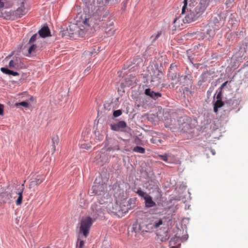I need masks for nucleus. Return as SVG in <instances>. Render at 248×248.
I'll use <instances>...</instances> for the list:
<instances>
[{"label": "nucleus", "instance_id": "obj_27", "mask_svg": "<svg viewBox=\"0 0 248 248\" xmlns=\"http://www.w3.org/2000/svg\"><path fill=\"white\" fill-rule=\"evenodd\" d=\"M133 151L137 153L144 154L145 152V149L140 146H136L133 149Z\"/></svg>", "mask_w": 248, "mask_h": 248}, {"label": "nucleus", "instance_id": "obj_48", "mask_svg": "<svg viewBox=\"0 0 248 248\" xmlns=\"http://www.w3.org/2000/svg\"><path fill=\"white\" fill-rule=\"evenodd\" d=\"M108 2H109L110 1H111V0H106Z\"/></svg>", "mask_w": 248, "mask_h": 248}, {"label": "nucleus", "instance_id": "obj_6", "mask_svg": "<svg viewBox=\"0 0 248 248\" xmlns=\"http://www.w3.org/2000/svg\"><path fill=\"white\" fill-rule=\"evenodd\" d=\"M24 190V184L19 186L18 188L15 187L13 188L10 191V195L12 197V202L13 200L17 198L16 200V205H20L22 203L23 200V192Z\"/></svg>", "mask_w": 248, "mask_h": 248}, {"label": "nucleus", "instance_id": "obj_31", "mask_svg": "<svg viewBox=\"0 0 248 248\" xmlns=\"http://www.w3.org/2000/svg\"><path fill=\"white\" fill-rule=\"evenodd\" d=\"M122 111L120 109L115 110L113 112V115L114 117H117L120 116L122 114Z\"/></svg>", "mask_w": 248, "mask_h": 248}, {"label": "nucleus", "instance_id": "obj_33", "mask_svg": "<svg viewBox=\"0 0 248 248\" xmlns=\"http://www.w3.org/2000/svg\"><path fill=\"white\" fill-rule=\"evenodd\" d=\"M221 96H222V91L219 90L217 95V100H221Z\"/></svg>", "mask_w": 248, "mask_h": 248}, {"label": "nucleus", "instance_id": "obj_22", "mask_svg": "<svg viewBox=\"0 0 248 248\" xmlns=\"http://www.w3.org/2000/svg\"><path fill=\"white\" fill-rule=\"evenodd\" d=\"M145 206L147 208H151L156 206L155 202L153 201L152 198L149 195L145 200Z\"/></svg>", "mask_w": 248, "mask_h": 248}, {"label": "nucleus", "instance_id": "obj_44", "mask_svg": "<svg viewBox=\"0 0 248 248\" xmlns=\"http://www.w3.org/2000/svg\"><path fill=\"white\" fill-rule=\"evenodd\" d=\"M173 242V240H172V239H171V240H170V244H171Z\"/></svg>", "mask_w": 248, "mask_h": 248}, {"label": "nucleus", "instance_id": "obj_45", "mask_svg": "<svg viewBox=\"0 0 248 248\" xmlns=\"http://www.w3.org/2000/svg\"><path fill=\"white\" fill-rule=\"evenodd\" d=\"M187 78V76H184V79H186V78Z\"/></svg>", "mask_w": 248, "mask_h": 248}, {"label": "nucleus", "instance_id": "obj_42", "mask_svg": "<svg viewBox=\"0 0 248 248\" xmlns=\"http://www.w3.org/2000/svg\"><path fill=\"white\" fill-rule=\"evenodd\" d=\"M161 34V31L158 32L157 34H156L155 39H157Z\"/></svg>", "mask_w": 248, "mask_h": 248}, {"label": "nucleus", "instance_id": "obj_9", "mask_svg": "<svg viewBox=\"0 0 248 248\" xmlns=\"http://www.w3.org/2000/svg\"><path fill=\"white\" fill-rule=\"evenodd\" d=\"M21 59L18 57H14L9 61L8 67L11 69H19L22 67Z\"/></svg>", "mask_w": 248, "mask_h": 248}, {"label": "nucleus", "instance_id": "obj_23", "mask_svg": "<svg viewBox=\"0 0 248 248\" xmlns=\"http://www.w3.org/2000/svg\"><path fill=\"white\" fill-rule=\"evenodd\" d=\"M0 71L8 75H12L13 76H17L19 74L18 72L12 71L11 70L9 69L8 68L6 67H1L0 68Z\"/></svg>", "mask_w": 248, "mask_h": 248}, {"label": "nucleus", "instance_id": "obj_24", "mask_svg": "<svg viewBox=\"0 0 248 248\" xmlns=\"http://www.w3.org/2000/svg\"><path fill=\"white\" fill-rule=\"evenodd\" d=\"M224 105V103L221 100H217L214 105V111L217 112L218 108H221Z\"/></svg>", "mask_w": 248, "mask_h": 248}, {"label": "nucleus", "instance_id": "obj_1", "mask_svg": "<svg viewBox=\"0 0 248 248\" xmlns=\"http://www.w3.org/2000/svg\"><path fill=\"white\" fill-rule=\"evenodd\" d=\"M102 12L101 11H97L93 15L89 17L85 18L83 21V25L79 27L77 24L72 23H66L64 28H63V36L74 37L77 32L80 31L83 32L87 31L93 24L97 23V21L103 20L104 16L102 17Z\"/></svg>", "mask_w": 248, "mask_h": 248}, {"label": "nucleus", "instance_id": "obj_5", "mask_svg": "<svg viewBox=\"0 0 248 248\" xmlns=\"http://www.w3.org/2000/svg\"><path fill=\"white\" fill-rule=\"evenodd\" d=\"M93 221V219L89 217L82 218L80 221L79 234L83 235L84 238H86L89 234V231Z\"/></svg>", "mask_w": 248, "mask_h": 248}, {"label": "nucleus", "instance_id": "obj_29", "mask_svg": "<svg viewBox=\"0 0 248 248\" xmlns=\"http://www.w3.org/2000/svg\"><path fill=\"white\" fill-rule=\"evenodd\" d=\"M40 37L39 36V35H38L37 34H34V35H33L31 38H30V40H29V44H31L33 42H35V41L37 39V38H39Z\"/></svg>", "mask_w": 248, "mask_h": 248}, {"label": "nucleus", "instance_id": "obj_14", "mask_svg": "<svg viewBox=\"0 0 248 248\" xmlns=\"http://www.w3.org/2000/svg\"><path fill=\"white\" fill-rule=\"evenodd\" d=\"M122 207L117 203L112 204L111 207H110L109 210L115 215L120 216L122 214L125 213L128 211L121 209Z\"/></svg>", "mask_w": 248, "mask_h": 248}, {"label": "nucleus", "instance_id": "obj_41", "mask_svg": "<svg viewBox=\"0 0 248 248\" xmlns=\"http://www.w3.org/2000/svg\"><path fill=\"white\" fill-rule=\"evenodd\" d=\"M235 0H227L226 1V4H229L232 3V2H233Z\"/></svg>", "mask_w": 248, "mask_h": 248}, {"label": "nucleus", "instance_id": "obj_34", "mask_svg": "<svg viewBox=\"0 0 248 248\" xmlns=\"http://www.w3.org/2000/svg\"><path fill=\"white\" fill-rule=\"evenodd\" d=\"M3 111H4V106L2 104H0V115H3Z\"/></svg>", "mask_w": 248, "mask_h": 248}, {"label": "nucleus", "instance_id": "obj_37", "mask_svg": "<svg viewBox=\"0 0 248 248\" xmlns=\"http://www.w3.org/2000/svg\"><path fill=\"white\" fill-rule=\"evenodd\" d=\"M184 92L188 93L189 92L190 93H192L189 90V89L187 87H185L184 89Z\"/></svg>", "mask_w": 248, "mask_h": 248}, {"label": "nucleus", "instance_id": "obj_28", "mask_svg": "<svg viewBox=\"0 0 248 248\" xmlns=\"http://www.w3.org/2000/svg\"><path fill=\"white\" fill-rule=\"evenodd\" d=\"M37 46L36 45H31L28 48V55H31L32 53L35 52Z\"/></svg>", "mask_w": 248, "mask_h": 248}, {"label": "nucleus", "instance_id": "obj_19", "mask_svg": "<svg viewBox=\"0 0 248 248\" xmlns=\"http://www.w3.org/2000/svg\"><path fill=\"white\" fill-rule=\"evenodd\" d=\"M217 24H215V26L212 25V21L210 22V26L212 27L213 29H208L206 31V35H208L209 37L212 38L215 35V31L219 29V23L217 22Z\"/></svg>", "mask_w": 248, "mask_h": 248}, {"label": "nucleus", "instance_id": "obj_32", "mask_svg": "<svg viewBox=\"0 0 248 248\" xmlns=\"http://www.w3.org/2000/svg\"><path fill=\"white\" fill-rule=\"evenodd\" d=\"M52 140L54 144H58V143L59 142V138L58 136H56L55 137H53Z\"/></svg>", "mask_w": 248, "mask_h": 248}, {"label": "nucleus", "instance_id": "obj_13", "mask_svg": "<svg viewBox=\"0 0 248 248\" xmlns=\"http://www.w3.org/2000/svg\"><path fill=\"white\" fill-rule=\"evenodd\" d=\"M105 188L106 186L103 184H94L92 188L93 190L92 193L95 195H101L104 193Z\"/></svg>", "mask_w": 248, "mask_h": 248}, {"label": "nucleus", "instance_id": "obj_3", "mask_svg": "<svg viewBox=\"0 0 248 248\" xmlns=\"http://www.w3.org/2000/svg\"><path fill=\"white\" fill-rule=\"evenodd\" d=\"M162 219H157L154 217L146 218L139 223V229L141 232H152L154 229L157 228L162 224Z\"/></svg>", "mask_w": 248, "mask_h": 248}, {"label": "nucleus", "instance_id": "obj_16", "mask_svg": "<svg viewBox=\"0 0 248 248\" xmlns=\"http://www.w3.org/2000/svg\"><path fill=\"white\" fill-rule=\"evenodd\" d=\"M162 76V72L156 70V71L155 72V75L152 76L151 82H155V85H158L161 82V78Z\"/></svg>", "mask_w": 248, "mask_h": 248}, {"label": "nucleus", "instance_id": "obj_17", "mask_svg": "<svg viewBox=\"0 0 248 248\" xmlns=\"http://www.w3.org/2000/svg\"><path fill=\"white\" fill-rule=\"evenodd\" d=\"M105 32L107 36H111L113 35L115 31L113 22L108 21L106 24L105 29Z\"/></svg>", "mask_w": 248, "mask_h": 248}, {"label": "nucleus", "instance_id": "obj_38", "mask_svg": "<svg viewBox=\"0 0 248 248\" xmlns=\"http://www.w3.org/2000/svg\"><path fill=\"white\" fill-rule=\"evenodd\" d=\"M81 148L83 149H88L90 148V146H88L87 145L83 144L81 145Z\"/></svg>", "mask_w": 248, "mask_h": 248}, {"label": "nucleus", "instance_id": "obj_12", "mask_svg": "<svg viewBox=\"0 0 248 248\" xmlns=\"http://www.w3.org/2000/svg\"><path fill=\"white\" fill-rule=\"evenodd\" d=\"M12 202V197L10 192L4 191L0 192V203L1 204L11 203Z\"/></svg>", "mask_w": 248, "mask_h": 248}, {"label": "nucleus", "instance_id": "obj_10", "mask_svg": "<svg viewBox=\"0 0 248 248\" xmlns=\"http://www.w3.org/2000/svg\"><path fill=\"white\" fill-rule=\"evenodd\" d=\"M91 208L93 211L92 214L94 220L98 217H101L103 214L102 208L100 203H94L93 204Z\"/></svg>", "mask_w": 248, "mask_h": 248}, {"label": "nucleus", "instance_id": "obj_46", "mask_svg": "<svg viewBox=\"0 0 248 248\" xmlns=\"http://www.w3.org/2000/svg\"><path fill=\"white\" fill-rule=\"evenodd\" d=\"M115 149H116V150H119V149H120V148H119V147H117V148H116Z\"/></svg>", "mask_w": 248, "mask_h": 248}, {"label": "nucleus", "instance_id": "obj_47", "mask_svg": "<svg viewBox=\"0 0 248 248\" xmlns=\"http://www.w3.org/2000/svg\"><path fill=\"white\" fill-rule=\"evenodd\" d=\"M215 0V1H220V0Z\"/></svg>", "mask_w": 248, "mask_h": 248}, {"label": "nucleus", "instance_id": "obj_15", "mask_svg": "<svg viewBox=\"0 0 248 248\" xmlns=\"http://www.w3.org/2000/svg\"><path fill=\"white\" fill-rule=\"evenodd\" d=\"M184 19V16H182L181 14L179 16L176 17L173 22L174 28L172 29V30L176 31L177 29L180 28L181 27L183 26V24L186 23Z\"/></svg>", "mask_w": 248, "mask_h": 248}, {"label": "nucleus", "instance_id": "obj_40", "mask_svg": "<svg viewBox=\"0 0 248 248\" xmlns=\"http://www.w3.org/2000/svg\"><path fill=\"white\" fill-rule=\"evenodd\" d=\"M36 180H37V179H36ZM43 181V179L40 180V179H38L36 181V184H37V185H39L40 184H41Z\"/></svg>", "mask_w": 248, "mask_h": 248}, {"label": "nucleus", "instance_id": "obj_4", "mask_svg": "<svg viewBox=\"0 0 248 248\" xmlns=\"http://www.w3.org/2000/svg\"><path fill=\"white\" fill-rule=\"evenodd\" d=\"M170 124H168V122H165L166 127H170L173 132H186L190 128V125L187 122L184 121L182 118L178 121L170 120Z\"/></svg>", "mask_w": 248, "mask_h": 248}, {"label": "nucleus", "instance_id": "obj_25", "mask_svg": "<svg viewBox=\"0 0 248 248\" xmlns=\"http://www.w3.org/2000/svg\"><path fill=\"white\" fill-rule=\"evenodd\" d=\"M82 236L80 234L78 235V238L77 242L76 248H83L84 244L85 241L81 239Z\"/></svg>", "mask_w": 248, "mask_h": 248}, {"label": "nucleus", "instance_id": "obj_30", "mask_svg": "<svg viewBox=\"0 0 248 248\" xmlns=\"http://www.w3.org/2000/svg\"><path fill=\"white\" fill-rule=\"evenodd\" d=\"M15 105L16 107H18L19 106H23L25 108H28L29 107V103L26 101H23L20 103H16Z\"/></svg>", "mask_w": 248, "mask_h": 248}, {"label": "nucleus", "instance_id": "obj_7", "mask_svg": "<svg viewBox=\"0 0 248 248\" xmlns=\"http://www.w3.org/2000/svg\"><path fill=\"white\" fill-rule=\"evenodd\" d=\"M195 4H197L196 2L194 3V6L192 9L193 12H194L195 14H196L197 17L199 18L204 12L207 7L206 0H201L200 2L196 6Z\"/></svg>", "mask_w": 248, "mask_h": 248}, {"label": "nucleus", "instance_id": "obj_21", "mask_svg": "<svg viewBox=\"0 0 248 248\" xmlns=\"http://www.w3.org/2000/svg\"><path fill=\"white\" fill-rule=\"evenodd\" d=\"M145 94L149 96L154 99H156L158 97L161 96V94L159 93H155L152 91L150 89H146L145 91Z\"/></svg>", "mask_w": 248, "mask_h": 248}, {"label": "nucleus", "instance_id": "obj_20", "mask_svg": "<svg viewBox=\"0 0 248 248\" xmlns=\"http://www.w3.org/2000/svg\"><path fill=\"white\" fill-rule=\"evenodd\" d=\"M39 36L40 37L45 38L50 35V31L47 26H44L38 31Z\"/></svg>", "mask_w": 248, "mask_h": 248}, {"label": "nucleus", "instance_id": "obj_49", "mask_svg": "<svg viewBox=\"0 0 248 248\" xmlns=\"http://www.w3.org/2000/svg\"><path fill=\"white\" fill-rule=\"evenodd\" d=\"M43 248H49V247H44Z\"/></svg>", "mask_w": 248, "mask_h": 248}, {"label": "nucleus", "instance_id": "obj_11", "mask_svg": "<svg viewBox=\"0 0 248 248\" xmlns=\"http://www.w3.org/2000/svg\"><path fill=\"white\" fill-rule=\"evenodd\" d=\"M16 16L15 11L10 10L7 8H2L0 11V17H2L6 19L15 20L17 18H12V16Z\"/></svg>", "mask_w": 248, "mask_h": 248}, {"label": "nucleus", "instance_id": "obj_35", "mask_svg": "<svg viewBox=\"0 0 248 248\" xmlns=\"http://www.w3.org/2000/svg\"><path fill=\"white\" fill-rule=\"evenodd\" d=\"M229 82L228 81H227L226 82H225L224 83H223L221 85V86L219 87V88L218 89V90H220V91H222L223 90V88L226 85V84Z\"/></svg>", "mask_w": 248, "mask_h": 248}, {"label": "nucleus", "instance_id": "obj_8", "mask_svg": "<svg viewBox=\"0 0 248 248\" xmlns=\"http://www.w3.org/2000/svg\"><path fill=\"white\" fill-rule=\"evenodd\" d=\"M25 1V0H17V3L20 5V6L16 10H14L16 15L12 16V18L17 19L20 18L26 14V10L24 6Z\"/></svg>", "mask_w": 248, "mask_h": 248}, {"label": "nucleus", "instance_id": "obj_39", "mask_svg": "<svg viewBox=\"0 0 248 248\" xmlns=\"http://www.w3.org/2000/svg\"><path fill=\"white\" fill-rule=\"evenodd\" d=\"M2 0H0V11H1V9L2 8H3V6H4V3L3 2H2L1 1Z\"/></svg>", "mask_w": 248, "mask_h": 248}, {"label": "nucleus", "instance_id": "obj_2", "mask_svg": "<svg viewBox=\"0 0 248 248\" xmlns=\"http://www.w3.org/2000/svg\"><path fill=\"white\" fill-rule=\"evenodd\" d=\"M195 0H191L188 4L187 0H184V5L182 9L181 15L184 16L186 23H189L193 22L199 18L193 12V8Z\"/></svg>", "mask_w": 248, "mask_h": 248}, {"label": "nucleus", "instance_id": "obj_18", "mask_svg": "<svg viewBox=\"0 0 248 248\" xmlns=\"http://www.w3.org/2000/svg\"><path fill=\"white\" fill-rule=\"evenodd\" d=\"M126 127V124L124 121H121L118 123L110 124V128L111 130L118 131Z\"/></svg>", "mask_w": 248, "mask_h": 248}, {"label": "nucleus", "instance_id": "obj_36", "mask_svg": "<svg viewBox=\"0 0 248 248\" xmlns=\"http://www.w3.org/2000/svg\"><path fill=\"white\" fill-rule=\"evenodd\" d=\"M160 158L164 161L167 162L168 160V157L166 155H159Z\"/></svg>", "mask_w": 248, "mask_h": 248}, {"label": "nucleus", "instance_id": "obj_26", "mask_svg": "<svg viewBox=\"0 0 248 248\" xmlns=\"http://www.w3.org/2000/svg\"><path fill=\"white\" fill-rule=\"evenodd\" d=\"M136 193L139 196L143 198L144 200H145L149 195L146 192L142 191L141 188L138 189Z\"/></svg>", "mask_w": 248, "mask_h": 248}, {"label": "nucleus", "instance_id": "obj_43", "mask_svg": "<svg viewBox=\"0 0 248 248\" xmlns=\"http://www.w3.org/2000/svg\"><path fill=\"white\" fill-rule=\"evenodd\" d=\"M10 57H11V56H7V57H6V59H9V58H10Z\"/></svg>", "mask_w": 248, "mask_h": 248}]
</instances>
